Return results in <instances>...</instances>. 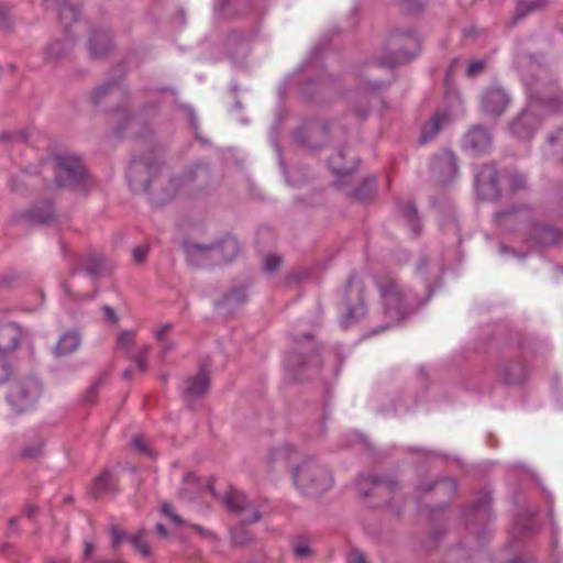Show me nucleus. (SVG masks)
<instances>
[{
	"label": "nucleus",
	"instance_id": "nucleus-1",
	"mask_svg": "<svg viewBox=\"0 0 563 563\" xmlns=\"http://www.w3.org/2000/svg\"><path fill=\"white\" fill-rule=\"evenodd\" d=\"M190 265L200 268H213L233 262L241 252L239 241L231 235L209 244L188 243L185 246Z\"/></svg>",
	"mask_w": 563,
	"mask_h": 563
},
{
	"label": "nucleus",
	"instance_id": "nucleus-2",
	"mask_svg": "<svg viewBox=\"0 0 563 563\" xmlns=\"http://www.w3.org/2000/svg\"><path fill=\"white\" fill-rule=\"evenodd\" d=\"M294 481L298 489L309 496H319L332 486L329 470L313 459L305 460L294 471Z\"/></svg>",
	"mask_w": 563,
	"mask_h": 563
},
{
	"label": "nucleus",
	"instance_id": "nucleus-3",
	"mask_svg": "<svg viewBox=\"0 0 563 563\" xmlns=\"http://www.w3.org/2000/svg\"><path fill=\"white\" fill-rule=\"evenodd\" d=\"M42 394V385L34 377H24L14 382L7 394V401L16 413L32 409Z\"/></svg>",
	"mask_w": 563,
	"mask_h": 563
},
{
	"label": "nucleus",
	"instance_id": "nucleus-4",
	"mask_svg": "<svg viewBox=\"0 0 563 563\" xmlns=\"http://www.w3.org/2000/svg\"><path fill=\"white\" fill-rule=\"evenodd\" d=\"M56 174V184L60 187L74 186L79 183L85 174L81 161L75 155L62 154L56 156L51 163Z\"/></svg>",
	"mask_w": 563,
	"mask_h": 563
},
{
	"label": "nucleus",
	"instance_id": "nucleus-5",
	"mask_svg": "<svg viewBox=\"0 0 563 563\" xmlns=\"http://www.w3.org/2000/svg\"><path fill=\"white\" fill-rule=\"evenodd\" d=\"M344 305L346 312L341 318L340 323L342 328H347L366 313L362 298L361 284H346L344 289Z\"/></svg>",
	"mask_w": 563,
	"mask_h": 563
},
{
	"label": "nucleus",
	"instance_id": "nucleus-6",
	"mask_svg": "<svg viewBox=\"0 0 563 563\" xmlns=\"http://www.w3.org/2000/svg\"><path fill=\"white\" fill-rule=\"evenodd\" d=\"M511 98L499 86H490L481 95V111L488 117H498L509 107Z\"/></svg>",
	"mask_w": 563,
	"mask_h": 563
},
{
	"label": "nucleus",
	"instance_id": "nucleus-7",
	"mask_svg": "<svg viewBox=\"0 0 563 563\" xmlns=\"http://www.w3.org/2000/svg\"><path fill=\"white\" fill-rule=\"evenodd\" d=\"M225 507L236 514L243 516V522L253 523L260 520L261 514L256 509H249V500L246 496L238 490H230L222 499Z\"/></svg>",
	"mask_w": 563,
	"mask_h": 563
},
{
	"label": "nucleus",
	"instance_id": "nucleus-8",
	"mask_svg": "<svg viewBox=\"0 0 563 563\" xmlns=\"http://www.w3.org/2000/svg\"><path fill=\"white\" fill-rule=\"evenodd\" d=\"M492 145V136L482 126L472 128L463 140V147L472 155L485 153Z\"/></svg>",
	"mask_w": 563,
	"mask_h": 563
},
{
	"label": "nucleus",
	"instance_id": "nucleus-9",
	"mask_svg": "<svg viewBox=\"0 0 563 563\" xmlns=\"http://www.w3.org/2000/svg\"><path fill=\"white\" fill-rule=\"evenodd\" d=\"M23 335L20 325L13 322H0V353H12Z\"/></svg>",
	"mask_w": 563,
	"mask_h": 563
},
{
	"label": "nucleus",
	"instance_id": "nucleus-10",
	"mask_svg": "<svg viewBox=\"0 0 563 563\" xmlns=\"http://www.w3.org/2000/svg\"><path fill=\"white\" fill-rule=\"evenodd\" d=\"M476 187L485 198L498 196L497 173L494 166H484L476 175Z\"/></svg>",
	"mask_w": 563,
	"mask_h": 563
},
{
	"label": "nucleus",
	"instance_id": "nucleus-11",
	"mask_svg": "<svg viewBox=\"0 0 563 563\" xmlns=\"http://www.w3.org/2000/svg\"><path fill=\"white\" fill-rule=\"evenodd\" d=\"M539 125L538 118L531 111L522 112L510 125V131L518 139H530Z\"/></svg>",
	"mask_w": 563,
	"mask_h": 563
},
{
	"label": "nucleus",
	"instance_id": "nucleus-12",
	"mask_svg": "<svg viewBox=\"0 0 563 563\" xmlns=\"http://www.w3.org/2000/svg\"><path fill=\"white\" fill-rule=\"evenodd\" d=\"M384 306L386 311L391 313L395 312L397 317L402 316L401 312V302L402 297L399 291L397 284H383L379 288Z\"/></svg>",
	"mask_w": 563,
	"mask_h": 563
},
{
	"label": "nucleus",
	"instance_id": "nucleus-13",
	"mask_svg": "<svg viewBox=\"0 0 563 563\" xmlns=\"http://www.w3.org/2000/svg\"><path fill=\"white\" fill-rule=\"evenodd\" d=\"M46 439L38 432H30L20 449V456L26 460L37 459L43 454Z\"/></svg>",
	"mask_w": 563,
	"mask_h": 563
},
{
	"label": "nucleus",
	"instance_id": "nucleus-14",
	"mask_svg": "<svg viewBox=\"0 0 563 563\" xmlns=\"http://www.w3.org/2000/svg\"><path fill=\"white\" fill-rule=\"evenodd\" d=\"M209 384L210 379L208 373L206 371H200L184 383L183 395L186 398L201 397L207 393Z\"/></svg>",
	"mask_w": 563,
	"mask_h": 563
},
{
	"label": "nucleus",
	"instance_id": "nucleus-15",
	"mask_svg": "<svg viewBox=\"0 0 563 563\" xmlns=\"http://www.w3.org/2000/svg\"><path fill=\"white\" fill-rule=\"evenodd\" d=\"M80 335L76 331H68L63 333L56 346L54 347L55 354L58 356L68 355L75 352L80 346Z\"/></svg>",
	"mask_w": 563,
	"mask_h": 563
},
{
	"label": "nucleus",
	"instance_id": "nucleus-16",
	"mask_svg": "<svg viewBox=\"0 0 563 563\" xmlns=\"http://www.w3.org/2000/svg\"><path fill=\"white\" fill-rule=\"evenodd\" d=\"M450 121V115L446 112H437L431 120L423 126L421 132V143H427L432 140L440 131V129Z\"/></svg>",
	"mask_w": 563,
	"mask_h": 563
},
{
	"label": "nucleus",
	"instance_id": "nucleus-17",
	"mask_svg": "<svg viewBox=\"0 0 563 563\" xmlns=\"http://www.w3.org/2000/svg\"><path fill=\"white\" fill-rule=\"evenodd\" d=\"M245 289L243 287H236L218 302V308L221 309L223 313H231L234 306L241 305L245 302Z\"/></svg>",
	"mask_w": 563,
	"mask_h": 563
},
{
	"label": "nucleus",
	"instance_id": "nucleus-18",
	"mask_svg": "<svg viewBox=\"0 0 563 563\" xmlns=\"http://www.w3.org/2000/svg\"><path fill=\"white\" fill-rule=\"evenodd\" d=\"M114 490V483L112 473L103 471L93 481L91 493L95 496L112 493Z\"/></svg>",
	"mask_w": 563,
	"mask_h": 563
},
{
	"label": "nucleus",
	"instance_id": "nucleus-19",
	"mask_svg": "<svg viewBox=\"0 0 563 563\" xmlns=\"http://www.w3.org/2000/svg\"><path fill=\"white\" fill-rule=\"evenodd\" d=\"M561 233L552 227L538 225L534 229L533 239L541 245L554 244L560 240Z\"/></svg>",
	"mask_w": 563,
	"mask_h": 563
},
{
	"label": "nucleus",
	"instance_id": "nucleus-20",
	"mask_svg": "<svg viewBox=\"0 0 563 563\" xmlns=\"http://www.w3.org/2000/svg\"><path fill=\"white\" fill-rule=\"evenodd\" d=\"M297 454L294 446L289 444L282 445L279 448L274 449L271 452L269 461L273 464H280L284 466H288L292 457Z\"/></svg>",
	"mask_w": 563,
	"mask_h": 563
},
{
	"label": "nucleus",
	"instance_id": "nucleus-21",
	"mask_svg": "<svg viewBox=\"0 0 563 563\" xmlns=\"http://www.w3.org/2000/svg\"><path fill=\"white\" fill-rule=\"evenodd\" d=\"M434 167L449 177L454 176L457 170L455 156L451 152L440 154L435 158Z\"/></svg>",
	"mask_w": 563,
	"mask_h": 563
},
{
	"label": "nucleus",
	"instance_id": "nucleus-22",
	"mask_svg": "<svg viewBox=\"0 0 563 563\" xmlns=\"http://www.w3.org/2000/svg\"><path fill=\"white\" fill-rule=\"evenodd\" d=\"M111 49V41L106 35H95L89 43V51L93 57H103Z\"/></svg>",
	"mask_w": 563,
	"mask_h": 563
},
{
	"label": "nucleus",
	"instance_id": "nucleus-23",
	"mask_svg": "<svg viewBox=\"0 0 563 563\" xmlns=\"http://www.w3.org/2000/svg\"><path fill=\"white\" fill-rule=\"evenodd\" d=\"M71 47H73V42L68 38L63 42L55 41L48 45V47L46 49V56H47V58L53 59V60L59 59V58L64 57L65 55H67L68 52L71 49Z\"/></svg>",
	"mask_w": 563,
	"mask_h": 563
},
{
	"label": "nucleus",
	"instance_id": "nucleus-24",
	"mask_svg": "<svg viewBox=\"0 0 563 563\" xmlns=\"http://www.w3.org/2000/svg\"><path fill=\"white\" fill-rule=\"evenodd\" d=\"M404 41L408 43L409 47L406 51L398 53L395 59L388 63L389 66L408 62L416 55L419 47L418 40L413 36H407Z\"/></svg>",
	"mask_w": 563,
	"mask_h": 563
},
{
	"label": "nucleus",
	"instance_id": "nucleus-25",
	"mask_svg": "<svg viewBox=\"0 0 563 563\" xmlns=\"http://www.w3.org/2000/svg\"><path fill=\"white\" fill-rule=\"evenodd\" d=\"M429 489H433L438 496L451 498L456 494L457 485L452 478H443L433 483Z\"/></svg>",
	"mask_w": 563,
	"mask_h": 563
},
{
	"label": "nucleus",
	"instance_id": "nucleus-26",
	"mask_svg": "<svg viewBox=\"0 0 563 563\" xmlns=\"http://www.w3.org/2000/svg\"><path fill=\"white\" fill-rule=\"evenodd\" d=\"M400 213L406 220L407 224L409 225L410 230L415 234H419L420 232V223L417 217V210L416 208L410 203L407 202L400 208Z\"/></svg>",
	"mask_w": 563,
	"mask_h": 563
},
{
	"label": "nucleus",
	"instance_id": "nucleus-27",
	"mask_svg": "<svg viewBox=\"0 0 563 563\" xmlns=\"http://www.w3.org/2000/svg\"><path fill=\"white\" fill-rule=\"evenodd\" d=\"M126 540L132 544V547L143 556L147 558L151 554V549L148 544L144 541V531L140 530L134 534H130L126 537Z\"/></svg>",
	"mask_w": 563,
	"mask_h": 563
},
{
	"label": "nucleus",
	"instance_id": "nucleus-28",
	"mask_svg": "<svg viewBox=\"0 0 563 563\" xmlns=\"http://www.w3.org/2000/svg\"><path fill=\"white\" fill-rule=\"evenodd\" d=\"M344 155L342 152L336 153L329 159V166L333 173L339 175H347L353 172V166L343 163Z\"/></svg>",
	"mask_w": 563,
	"mask_h": 563
},
{
	"label": "nucleus",
	"instance_id": "nucleus-29",
	"mask_svg": "<svg viewBox=\"0 0 563 563\" xmlns=\"http://www.w3.org/2000/svg\"><path fill=\"white\" fill-rule=\"evenodd\" d=\"M59 20L62 23L67 25L69 22L76 21L79 16V11L76 5L69 4L67 1H63L59 5Z\"/></svg>",
	"mask_w": 563,
	"mask_h": 563
},
{
	"label": "nucleus",
	"instance_id": "nucleus-30",
	"mask_svg": "<svg viewBox=\"0 0 563 563\" xmlns=\"http://www.w3.org/2000/svg\"><path fill=\"white\" fill-rule=\"evenodd\" d=\"M135 332L134 331H122L118 335V347L126 355L132 354L134 346Z\"/></svg>",
	"mask_w": 563,
	"mask_h": 563
},
{
	"label": "nucleus",
	"instance_id": "nucleus-31",
	"mask_svg": "<svg viewBox=\"0 0 563 563\" xmlns=\"http://www.w3.org/2000/svg\"><path fill=\"white\" fill-rule=\"evenodd\" d=\"M13 373V365L9 354L0 353V384L5 383Z\"/></svg>",
	"mask_w": 563,
	"mask_h": 563
},
{
	"label": "nucleus",
	"instance_id": "nucleus-32",
	"mask_svg": "<svg viewBox=\"0 0 563 563\" xmlns=\"http://www.w3.org/2000/svg\"><path fill=\"white\" fill-rule=\"evenodd\" d=\"M150 351L151 347L148 345H144L139 352L129 355L135 362L141 372L146 371V356Z\"/></svg>",
	"mask_w": 563,
	"mask_h": 563
},
{
	"label": "nucleus",
	"instance_id": "nucleus-33",
	"mask_svg": "<svg viewBox=\"0 0 563 563\" xmlns=\"http://www.w3.org/2000/svg\"><path fill=\"white\" fill-rule=\"evenodd\" d=\"M294 554L297 559H307L311 556L312 550L310 549V545L305 540H299L294 544Z\"/></svg>",
	"mask_w": 563,
	"mask_h": 563
},
{
	"label": "nucleus",
	"instance_id": "nucleus-34",
	"mask_svg": "<svg viewBox=\"0 0 563 563\" xmlns=\"http://www.w3.org/2000/svg\"><path fill=\"white\" fill-rule=\"evenodd\" d=\"M232 540L235 544L244 545L252 540V537L243 527H239L232 531Z\"/></svg>",
	"mask_w": 563,
	"mask_h": 563
},
{
	"label": "nucleus",
	"instance_id": "nucleus-35",
	"mask_svg": "<svg viewBox=\"0 0 563 563\" xmlns=\"http://www.w3.org/2000/svg\"><path fill=\"white\" fill-rule=\"evenodd\" d=\"M318 362H319L318 356L314 354L310 356L309 361H302V363H300V364L297 360V355H295V354H289L286 360L287 366L291 369H295L297 366H305L307 363H313L314 365H317Z\"/></svg>",
	"mask_w": 563,
	"mask_h": 563
},
{
	"label": "nucleus",
	"instance_id": "nucleus-36",
	"mask_svg": "<svg viewBox=\"0 0 563 563\" xmlns=\"http://www.w3.org/2000/svg\"><path fill=\"white\" fill-rule=\"evenodd\" d=\"M282 264V258L276 255H267L264 260V269L267 273L275 272Z\"/></svg>",
	"mask_w": 563,
	"mask_h": 563
},
{
	"label": "nucleus",
	"instance_id": "nucleus-37",
	"mask_svg": "<svg viewBox=\"0 0 563 563\" xmlns=\"http://www.w3.org/2000/svg\"><path fill=\"white\" fill-rule=\"evenodd\" d=\"M174 328L173 323H164L155 328L154 336L158 341V343H164V339H166V334L172 331Z\"/></svg>",
	"mask_w": 563,
	"mask_h": 563
},
{
	"label": "nucleus",
	"instance_id": "nucleus-38",
	"mask_svg": "<svg viewBox=\"0 0 563 563\" xmlns=\"http://www.w3.org/2000/svg\"><path fill=\"white\" fill-rule=\"evenodd\" d=\"M346 563H368L365 554L357 549H352L346 556Z\"/></svg>",
	"mask_w": 563,
	"mask_h": 563
},
{
	"label": "nucleus",
	"instance_id": "nucleus-39",
	"mask_svg": "<svg viewBox=\"0 0 563 563\" xmlns=\"http://www.w3.org/2000/svg\"><path fill=\"white\" fill-rule=\"evenodd\" d=\"M161 510H162V514H164L166 517H168L173 522H175L177 525H181L183 523L181 518L177 514H175L173 511V508H172L170 504L164 503L162 505V509Z\"/></svg>",
	"mask_w": 563,
	"mask_h": 563
},
{
	"label": "nucleus",
	"instance_id": "nucleus-40",
	"mask_svg": "<svg viewBox=\"0 0 563 563\" xmlns=\"http://www.w3.org/2000/svg\"><path fill=\"white\" fill-rule=\"evenodd\" d=\"M54 216V210L51 205L46 206V210L44 213H41L38 211H34L33 218L40 222H48Z\"/></svg>",
	"mask_w": 563,
	"mask_h": 563
},
{
	"label": "nucleus",
	"instance_id": "nucleus-41",
	"mask_svg": "<svg viewBox=\"0 0 563 563\" xmlns=\"http://www.w3.org/2000/svg\"><path fill=\"white\" fill-rule=\"evenodd\" d=\"M111 537H112V547L118 548L123 540H126V537L118 527L113 526L111 528Z\"/></svg>",
	"mask_w": 563,
	"mask_h": 563
},
{
	"label": "nucleus",
	"instance_id": "nucleus-42",
	"mask_svg": "<svg viewBox=\"0 0 563 563\" xmlns=\"http://www.w3.org/2000/svg\"><path fill=\"white\" fill-rule=\"evenodd\" d=\"M484 68V63L482 60H475L470 63L466 69V74L470 77L476 76L479 74Z\"/></svg>",
	"mask_w": 563,
	"mask_h": 563
},
{
	"label": "nucleus",
	"instance_id": "nucleus-43",
	"mask_svg": "<svg viewBox=\"0 0 563 563\" xmlns=\"http://www.w3.org/2000/svg\"><path fill=\"white\" fill-rule=\"evenodd\" d=\"M147 254V247L146 246H136L133 250V260L135 263H142Z\"/></svg>",
	"mask_w": 563,
	"mask_h": 563
},
{
	"label": "nucleus",
	"instance_id": "nucleus-44",
	"mask_svg": "<svg viewBox=\"0 0 563 563\" xmlns=\"http://www.w3.org/2000/svg\"><path fill=\"white\" fill-rule=\"evenodd\" d=\"M525 184H526V178L522 175L516 174L510 177V186L514 189H520L525 186Z\"/></svg>",
	"mask_w": 563,
	"mask_h": 563
},
{
	"label": "nucleus",
	"instance_id": "nucleus-45",
	"mask_svg": "<svg viewBox=\"0 0 563 563\" xmlns=\"http://www.w3.org/2000/svg\"><path fill=\"white\" fill-rule=\"evenodd\" d=\"M132 445L134 449H136L140 452L148 453L147 445H146L145 441L143 440V438H141V437H134L132 439Z\"/></svg>",
	"mask_w": 563,
	"mask_h": 563
},
{
	"label": "nucleus",
	"instance_id": "nucleus-46",
	"mask_svg": "<svg viewBox=\"0 0 563 563\" xmlns=\"http://www.w3.org/2000/svg\"><path fill=\"white\" fill-rule=\"evenodd\" d=\"M96 261H97L96 264L86 267V269L90 274H92V275H98L103 269L101 267L102 266V260L101 258H97Z\"/></svg>",
	"mask_w": 563,
	"mask_h": 563
},
{
	"label": "nucleus",
	"instance_id": "nucleus-47",
	"mask_svg": "<svg viewBox=\"0 0 563 563\" xmlns=\"http://www.w3.org/2000/svg\"><path fill=\"white\" fill-rule=\"evenodd\" d=\"M103 312L108 320H110L111 322H117V314L110 306H103Z\"/></svg>",
	"mask_w": 563,
	"mask_h": 563
},
{
	"label": "nucleus",
	"instance_id": "nucleus-48",
	"mask_svg": "<svg viewBox=\"0 0 563 563\" xmlns=\"http://www.w3.org/2000/svg\"><path fill=\"white\" fill-rule=\"evenodd\" d=\"M159 344H161V354L163 356L166 355L174 347V342H172L167 339H164V343H159Z\"/></svg>",
	"mask_w": 563,
	"mask_h": 563
},
{
	"label": "nucleus",
	"instance_id": "nucleus-49",
	"mask_svg": "<svg viewBox=\"0 0 563 563\" xmlns=\"http://www.w3.org/2000/svg\"><path fill=\"white\" fill-rule=\"evenodd\" d=\"M387 488H388V485L386 483L377 481L374 483L373 494H375V495L382 494L383 490H385Z\"/></svg>",
	"mask_w": 563,
	"mask_h": 563
},
{
	"label": "nucleus",
	"instance_id": "nucleus-50",
	"mask_svg": "<svg viewBox=\"0 0 563 563\" xmlns=\"http://www.w3.org/2000/svg\"><path fill=\"white\" fill-rule=\"evenodd\" d=\"M141 167H142L141 164H133L129 170V179H130L131 185L134 187V190H137L139 188L133 183L132 176L134 173L139 172L141 169Z\"/></svg>",
	"mask_w": 563,
	"mask_h": 563
},
{
	"label": "nucleus",
	"instance_id": "nucleus-51",
	"mask_svg": "<svg viewBox=\"0 0 563 563\" xmlns=\"http://www.w3.org/2000/svg\"><path fill=\"white\" fill-rule=\"evenodd\" d=\"M11 140L12 142H26L27 141V135L20 131V132H16L14 133L12 136H11Z\"/></svg>",
	"mask_w": 563,
	"mask_h": 563
},
{
	"label": "nucleus",
	"instance_id": "nucleus-52",
	"mask_svg": "<svg viewBox=\"0 0 563 563\" xmlns=\"http://www.w3.org/2000/svg\"><path fill=\"white\" fill-rule=\"evenodd\" d=\"M35 512H36V508H35L34 506H32V505L26 506V508H25V510H24V514H25L29 518L33 517Z\"/></svg>",
	"mask_w": 563,
	"mask_h": 563
},
{
	"label": "nucleus",
	"instance_id": "nucleus-53",
	"mask_svg": "<svg viewBox=\"0 0 563 563\" xmlns=\"http://www.w3.org/2000/svg\"><path fill=\"white\" fill-rule=\"evenodd\" d=\"M156 531H157V533H158L159 536H162V537H167V534H168V533H167V529H166L162 523H158V525L156 526Z\"/></svg>",
	"mask_w": 563,
	"mask_h": 563
},
{
	"label": "nucleus",
	"instance_id": "nucleus-54",
	"mask_svg": "<svg viewBox=\"0 0 563 563\" xmlns=\"http://www.w3.org/2000/svg\"><path fill=\"white\" fill-rule=\"evenodd\" d=\"M487 506H488V499L487 498L481 499L479 501H477L475 504V508L476 509L486 508Z\"/></svg>",
	"mask_w": 563,
	"mask_h": 563
},
{
	"label": "nucleus",
	"instance_id": "nucleus-55",
	"mask_svg": "<svg viewBox=\"0 0 563 563\" xmlns=\"http://www.w3.org/2000/svg\"><path fill=\"white\" fill-rule=\"evenodd\" d=\"M107 91H109L111 95H117L118 93V90L115 89H112V88H108V87H103V88H100L97 93H106Z\"/></svg>",
	"mask_w": 563,
	"mask_h": 563
},
{
	"label": "nucleus",
	"instance_id": "nucleus-56",
	"mask_svg": "<svg viewBox=\"0 0 563 563\" xmlns=\"http://www.w3.org/2000/svg\"><path fill=\"white\" fill-rule=\"evenodd\" d=\"M522 376L521 375H518L517 377H514V378H506V382L509 383V384H516V383H520L522 380Z\"/></svg>",
	"mask_w": 563,
	"mask_h": 563
},
{
	"label": "nucleus",
	"instance_id": "nucleus-57",
	"mask_svg": "<svg viewBox=\"0 0 563 563\" xmlns=\"http://www.w3.org/2000/svg\"><path fill=\"white\" fill-rule=\"evenodd\" d=\"M295 278H309V274L308 272L303 271V272H299L298 274L294 275Z\"/></svg>",
	"mask_w": 563,
	"mask_h": 563
},
{
	"label": "nucleus",
	"instance_id": "nucleus-58",
	"mask_svg": "<svg viewBox=\"0 0 563 563\" xmlns=\"http://www.w3.org/2000/svg\"><path fill=\"white\" fill-rule=\"evenodd\" d=\"M16 522H18V519H16V518H12V519H10V527H11V528H15V527H16Z\"/></svg>",
	"mask_w": 563,
	"mask_h": 563
},
{
	"label": "nucleus",
	"instance_id": "nucleus-59",
	"mask_svg": "<svg viewBox=\"0 0 563 563\" xmlns=\"http://www.w3.org/2000/svg\"><path fill=\"white\" fill-rule=\"evenodd\" d=\"M47 563H68L67 560H51Z\"/></svg>",
	"mask_w": 563,
	"mask_h": 563
},
{
	"label": "nucleus",
	"instance_id": "nucleus-60",
	"mask_svg": "<svg viewBox=\"0 0 563 563\" xmlns=\"http://www.w3.org/2000/svg\"><path fill=\"white\" fill-rule=\"evenodd\" d=\"M537 7H538L537 2H532L531 4H529L528 11H532V10H534Z\"/></svg>",
	"mask_w": 563,
	"mask_h": 563
},
{
	"label": "nucleus",
	"instance_id": "nucleus-61",
	"mask_svg": "<svg viewBox=\"0 0 563 563\" xmlns=\"http://www.w3.org/2000/svg\"><path fill=\"white\" fill-rule=\"evenodd\" d=\"M558 136L563 139V129L559 130Z\"/></svg>",
	"mask_w": 563,
	"mask_h": 563
},
{
	"label": "nucleus",
	"instance_id": "nucleus-62",
	"mask_svg": "<svg viewBox=\"0 0 563 563\" xmlns=\"http://www.w3.org/2000/svg\"><path fill=\"white\" fill-rule=\"evenodd\" d=\"M64 290H65L66 295H69L70 290H69V288L67 286L64 287Z\"/></svg>",
	"mask_w": 563,
	"mask_h": 563
},
{
	"label": "nucleus",
	"instance_id": "nucleus-63",
	"mask_svg": "<svg viewBox=\"0 0 563 563\" xmlns=\"http://www.w3.org/2000/svg\"><path fill=\"white\" fill-rule=\"evenodd\" d=\"M142 189H143V190H147V189H148V185H147V184H145V185L143 186V188H142Z\"/></svg>",
	"mask_w": 563,
	"mask_h": 563
}]
</instances>
